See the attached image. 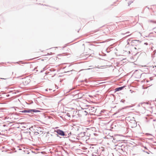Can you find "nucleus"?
<instances>
[{"label": "nucleus", "instance_id": "20e7f679", "mask_svg": "<svg viewBox=\"0 0 156 156\" xmlns=\"http://www.w3.org/2000/svg\"><path fill=\"white\" fill-rule=\"evenodd\" d=\"M130 126H131V127H133L135 126H136V123L135 121H134L133 125L131 123L130 124Z\"/></svg>", "mask_w": 156, "mask_h": 156}, {"label": "nucleus", "instance_id": "7ed1b4c3", "mask_svg": "<svg viewBox=\"0 0 156 156\" xmlns=\"http://www.w3.org/2000/svg\"><path fill=\"white\" fill-rule=\"evenodd\" d=\"M56 132L58 134L60 135H61V136H64L65 135L64 133V132H63V131H62L61 130H60V129L57 130Z\"/></svg>", "mask_w": 156, "mask_h": 156}, {"label": "nucleus", "instance_id": "39448f33", "mask_svg": "<svg viewBox=\"0 0 156 156\" xmlns=\"http://www.w3.org/2000/svg\"><path fill=\"white\" fill-rule=\"evenodd\" d=\"M123 88V87H120L119 88H116L115 89V91H118L120 90H122Z\"/></svg>", "mask_w": 156, "mask_h": 156}, {"label": "nucleus", "instance_id": "f257e3e1", "mask_svg": "<svg viewBox=\"0 0 156 156\" xmlns=\"http://www.w3.org/2000/svg\"><path fill=\"white\" fill-rule=\"evenodd\" d=\"M94 107H90L89 109H87V111L83 110L80 112L81 114L85 116L87 115V113L89 112L90 113L92 112L93 111H91L90 110H92L93 109H94Z\"/></svg>", "mask_w": 156, "mask_h": 156}, {"label": "nucleus", "instance_id": "6e6552de", "mask_svg": "<svg viewBox=\"0 0 156 156\" xmlns=\"http://www.w3.org/2000/svg\"><path fill=\"white\" fill-rule=\"evenodd\" d=\"M0 135H1V133H0Z\"/></svg>", "mask_w": 156, "mask_h": 156}, {"label": "nucleus", "instance_id": "0eeeda50", "mask_svg": "<svg viewBox=\"0 0 156 156\" xmlns=\"http://www.w3.org/2000/svg\"><path fill=\"white\" fill-rule=\"evenodd\" d=\"M145 103H146L147 104H149V103L148 102H146Z\"/></svg>", "mask_w": 156, "mask_h": 156}, {"label": "nucleus", "instance_id": "f03ea898", "mask_svg": "<svg viewBox=\"0 0 156 156\" xmlns=\"http://www.w3.org/2000/svg\"><path fill=\"white\" fill-rule=\"evenodd\" d=\"M38 112V111L36 110H25L23 111H20V113H27V112Z\"/></svg>", "mask_w": 156, "mask_h": 156}, {"label": "nucleus", "instance_id": "423d86ee", "mask_svg": "<svg viewBox=\"0 0 156 156\" xmlns=\"http://www.w3.org/2000/svg\"><path fill=\"white\" fill-rule=\"evenodd\" d=\"M35 134L37 135V134H39V133H38L37 132H35Z\"/></svg>", "mask_w": 156, "mask_h": 156}]
</instances>
